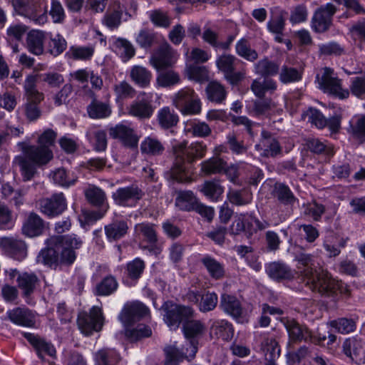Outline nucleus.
<instances>
[{
	"mask_svg": "<svg viewBox=\"0 0 365 365\" xmlns=\"http://www.w3.org/2000/svg\"><path fill=\"white\" fill-rule=\"evenodd\" d=\"M220 307L226 314L234 318H239L242 314L240 302L233 295L223 294L220 297Z\"/></svg>",
	"mask_w": 365,
	"mask_h": 365,
	"instance_id": "c756f323",
	"label": "nucleus"
},
{
	"mask_svg": "<svg viewBox=\"0 0 365 365\" xmlns=\"http://www.w3.org/2000/svg\"><path fill=\"white\" fill-rule=\"evenodd\" d=\"M306 273L309 277L308 282L313 292H317L322 296H331L338 292L346 296L350 294L347 285L341 281L334 279L327 271L322 270L317 276H313L311 269L307 270Z\"/></svg>",
	"mask_w": 365,
	"mask_h": 365,
	"instance_id": "39448f33",
	"label": "nucleus"
},
{
	"mask_svg": "<svg viewBox=\"0 0 365 365\" xmlns=\"http://www.w3.org/2000/svg\"><path fill=\"white\" fill-rule=\"evenodd\" d=\"M143 196V191L135 185L119 187L112 194L115 203L123 207L135 206Z\"/></svg>",
	"mask_w": 365,
	"mask_h": 365,
	"instance_id": "4468645a",
	"label": "nucleus"
},
{
	"mask_svg": "<svg viewBox=\"0 0 365 365\" xmlns=\"http://www.w3.org/2000/svg\"><path fill=\"white\" fill-rule=\"evenodd\" d=\"M197 202V197L190 190L179 191L175 198V205L183 211L193 210Z\"/></svg>",
	"mask_w": 365,
	"mask_h": 365,
	"instance_id": "79ce46f5",
	"label": "nucleus"
},
{
	"mask_svg": "<svg viewBox=\"0 0 365 365\" xmlns=\"http://www.w3.org/2000/svg\"><path fill=\"white\" fill-rule=\"evenodd\" d=\"M275 195L282 203L285 205H292L297 200L289 187L282 183L276 185Z\"/></svg>",
	"mask_w": 365,
	"mask_h": 365,
	"instance_id": "774afa93",
	"label": "nucleus"
},
{
	"mask_svg": "<svg viewBox=\"0 0 365 365\" xmlns=\"http://www.w3.org/2000/svg\"><path fill=\"white\" fill-rule=\"evenodd\" d=\"M6 317L13 324L21 327H34L36 324L35 314L25 307H16L8 310Z\"/></svg>",
	"mask_w": 365,
	"mask_h": 365,
	"instance_id": "4be33fe9",
	"label": "nucleus"
},
{
	"mask_svg": "<svg viewBox=\"0 0 365 365\" xmlns=\"http://www.w3.org/2000/svg\"><path fill=\"white\" fill-rule=\"evenodd\" d=\"M175 106L183 115H197L201 112V101L198 95L190 88L180 90L172 98Z\"/></svg>",
	"mask_w": 365,
	"mask_h": 365,
	"instance_id": "1a4fd4ad",
	"label": "nucleus"
},
{
	"mask_svg": "<svg viewBox=\"0 0 365 365\" xmlns=\"http://www.w3.org/2000/svg\"><path fill=\"white\" fill-rule=\"evenodd\" d=\"M316 81L319 88L324 93L339 99H346L349 96V91L341 87V80L334 73V70L325 67L317 74Z\"/></svg>",
	"mask_w": 365,
	"mask_h": 365,
	"instance_id": "0eeeda50",
	"label": "nucleus"
},
{
	"mask_svg": "<svg viewBox=\"0 0 365 365\" xmlns=\"http://www.w3.org/2000/svg\"><path fill=\"white\" fill-rule=\"evenodd\" d=\"M186 132L195 137L205 138L211 133V128L205 122L190 121L186 123Z\"/></svg>",
	"mask_w": 365,
	"mask_h": 365,
	"instance_id": "4d7b16f0",
	"label": "nucleus"
},
{
	"mask_svg": "<svg viewBox=\"0 0 365 365\" xmlns=\"http://www.w3.org/2000/svg\"><path fill=\"white\" fill-rule=\"evenodd\" d=\"M255 148L260 152V155L265 158H275L282 153L279 141L269 132L262 130L259 142Z\"/></svg>",
	"mask_w": 365,
	"mask_h": 365,
	"instance_id": "aec40b11",
	"label": "nucleus"
},
{
	"mask_svg": "<svg viewBox=\"0 0 365 365\" xmlns=\"http://www.w3.org/2000/svg\"><path fill=\"white\" fill-rule=\"evenodd\" d=\"M86 137L91 143L94 150L102 152L106 150L108 139L105 130L99 129L91 130L86 133Z\"/></svg>",
	"mask_w": 365,
	"mask_h": 365,
	"instance_id": "a19ab883",
	"label": "nucleus"
},
{
	"mask_svg": "<svg viewBox=\"0 0 365 365\" xmlns=\"http://www.w3.org/2000/svg\"><path fill=\"white\" fill-rule=\"evenodd\" d=\"M18 287L23 291L25 296L30 295L35 289L38 277L34 273L24 272L17 277Z\"/></svg>",
	"mask_w": 365,
	"mask_h": 365,
	"instance_id": "a18cd8bd",
	"label": "nucleus"
},
{
	"mask_svg": "<svg viewBox=\"0 0 365 365\" xmlns=\"http://www.w3.org/2000/svg\"><path fill=\"white\" fill-rule=\"evenodd\" d=\"M277 83L271 78L255 79L250 86V89L255 96L264 98L266 93H272L277 89Z\"/></svg>",
	"mask_w": 365,
	"mask_h": 365,
	"instance_id": "f704fd0d",
	"label": "nucleus"
},
{
	"mask_svg": "<svg viewBox=\"0 0 365 365\" xmlns=\"http://www.w3.org/2000/svg\"><path fill=\"white\" fill-rule=\"evenodd\" d=\"M18 146L23 152V156L37 166L46 165L53 157L52 150L46 146L30 145L26 142L19 143Z\"/></svg>",
	"mask_w": 365,
	"mask_h": 365,
	"instance_id": "9d476101",
	"label": "nucleus"
},
{
	"mask_svg": "<svg viewBox=\"0 0 365 365\" xmlns=\"http://www.w3.org/2000/svg\"><path fill=\"white\" fill-rule=\"evenodd\" d=\"M45 32L40 30H31L27 34L26 48L31 53L39 56L43 53Z\"/></svg>",
	"mask_w": 365,
	"mask_h": 365,
	"instance_id": "c85d7f7f",
	"label": "nucleus"
},
{
	"mask_svg": "<svg viewBox=\"0 0 365 365\" xmlns=\"http://www.w3.org/2000/svg\"><path fill=\"white\" fill-rule=\"evenodd\" d=\"M118 287L117 279L113 275L105 277L96 287V294L98 296H108L114 293Z\"/></svg>",
	"mask_w": 365,
	"mask_h": 365,
	"instance_id": "8fccbe9b",
	"label": "nucleus"
},
{
	"mask_svg": "<svg viewBox=\"0 0 365 365\" xmlns=\"http://www.w3.org/2000/svg\"><path fill=\"white\" fill-rule=\"evenodd\" d=\"M158 120L163 128L168 129L175 126L179 118L174 110L169 107H164L158 111Z\"/></svg>",
	"mask_w": 365,
	"mask_h": 365,
	"instance_id": "09e8293b",
	"label": "nucleus"
},
{
	"mask_svg": "<svg viewBox=\"0 0 365 365\" xmlns=\"http://www.w3.org/2000/svg\"><path fill=\"white\" fill-rule=\"evenodd\" d=\"M182 330L186 339L190 341L186 347L180 349L176 344L165 349L166 359L165 365H177L183 359H193L197 351V338L205 332V324L200 320L187 319L182 325Z\"/></svg>",
	"mask_w": 365,
	"mask_h": 365,
	"instance_id": "7ed1b4c3",
	"label": "nucleus"
},
{
	"mask_svg": "<svg viewBox=\"0 0 365 365\" xmlns=\"http://www.w3.org/2000/svg\"><path fill=\"white\" fill-rule=\"evenodd\" d=\"M178 58L177 51L168 43H163L152 54L149 62L157 70L172 66Z\"/></svg>",
	"mask_w": 365,
	"mask_h": 365,
	"instance_id": "ddd939ff",
	"label": "nucleus"
},
{
	"mask_svg": "<svg viewBox=\"0 0 365 365\" xmlns=\"http://www.w3.org/2000/svg\"><path fill=\"white\" fill-rule=\"evenodd\" d=\"M14 163L19 167L21 176L24 181L31 180L36 173V165L22 155L15 157Z\"/></svg>",
	"mask_w": 365,
	"mask_h": 365,
	"instance_id": "de8ad7c7",
	"label": "nucleus"
},
{
	"mask_svg": "<svg viewBox=\"0 0 365 365\" xmlns=\"http://www.w3.org/2000/svg\"><path fill=\"white\" fill-rule=\"evenodd\" d=\"M15 11L38 25L48 21L47 6L45 0H12Z\"/></svg>",
	"mask_w": 365,
	"mask_h": 365,
	"instance_id": "423d86ee",
	"label": "nucleus"
},
{
	"mask_svg": "<svg viewBox=\"0 0 365 365\" xmlns=\"http://www.w3.org/2000/svg\"><path fill=\"white\" fill-rule=\"evenodd\" d=\"M201 263L206 268L210 276L215 279H220L225 275L224 264L210 255H205Z\"/></svg>",
	"mask_w": 365,
	"mask_h": 365,
	"instance_id": "4c0bfd02",
	"label": "nucleus"
},
{
	"mask_svg": "<svg viewBox=\"0 0 365 365\" xmlns=\"http://www.w3.org/2000/svg\"><path fill=\"white\" fill-rule=\"evenodd\" d=\"M23 335L35 348L39 358L43 359L44 355L56 358V350L51 342L31 333L24 332Z\"/></svg>",
	"mask_w": 365,
	"mask_h": 365,
	"instance_id": "393cba45",
	"label": "nucleus"
},
{
	"mask_svg": "<svg viewBox=\"0 0 365 365\" xmlns=\"http://www.w3.org/2000/svg\"><path fill=\"white\" fill-rule=\"evenodd\" d=\"M227 165L226 161L219 157H213L201 163V170L206 175L222 173Z\"/></svg>",
	"mask_w": 365,
	"mask_h": 365,
	"instance_id": "603ef678",
	"label": "nucleus"
},
{
	"mask_svg": "<svg viewBox=\"0 0 365 365\" xmlns=\"http://www.w3.org/2000/svg\"><path fill=\"white\" fill-rule=\"evenodd\" d=\"M152 334V330L149 326L140 324L135 328H127L125 331V336L131 341H138Z\"/></svg>",
	"mask_w": 365,
	"mask_h": 365,
	"instance_id": "680f3d73",
	"label": "nucleus"
},
{
	"mask_svg": "<svg viewBox=\"0 0 365 365\" xmlns=\"http://www.w3.org/2000/svg\"><path fill=\"white\" fill-rule=\"evenodd\" d=\"M94 360L96 365H116L120 356L114 349L103 348L94 354Z\"/></svg>",
	"mask_w": 365,
	"mask_h": 365,
	"instance_id": "c9c22d12",
	"label": "nucleus"
},
{
	"mask_svg": "<svg viewBox=\"0 0 365 365\" xmlns=\"http://www.w3.org/2000/svg\"><path fill=\"white\" fill-rule=\"evenodd\" d=\"M0 248L6 255L19 261L27 255V246L25 242L16 237H0Z\"/></svg>",
	"mask_w": 365,
	"mask_h": 365,
	"instance_id": "a211bd4d",
	"label": "nucleus"
},
{
	"mask_svg": "<svg viewBox=\"0 0 365 365\" xmlns=\"http://www.w3.org/2000/svg\"><path fill=\"white\" fill-rule=\"evenodd\" d=\"M112 45L114 52L117 53L124 62L130 60L135 54L134 46L126 38H114Z\"/></svg>",
	"mask_w": 365,
	"mask_h": 365,
	"instance_id": "72a5a7b5",
	"label": "nucleus"
},
{
	"mask_svg": "<svg viewBox=\"0 0 365 365\" xmlns=\"http://www.w3.org/2000/svg\"><path fill=\"white\" fill-rule=\"evenodd\" d=\"M25 103L23 112L29 121H35L41 115L39 104L44 99V94L37 89L36 76L29 75L24 83Z\"/></svg>",
	"mask_w": 365,
	"mask_h": 365,
	"instance_id": "20e7f679",
	"label": "nucleus"
},
{
	"mask_svg": "<svg viewBox=\"0 0 365 365\" xmlns=\"http://www.w3.org/2000/svg\"><path fill=\"white\" fill-rule=\"evenodd\" d=\"M206 145L201 143H195L187 146L182 142L173 147L175 161L170 170L165 173L167 179L178 182H190V175L185 166V160L192 162L196 158H202L205 155Z\"/></svg>",
	"mask_w": 365,
	"mask_h": 365,
	"instance_id": "f03ea898",
	"label": "nucleus"
},
{
	"mask_svg": "<svg viewBox=\"0 0 365 365\" xmlns=\"http://www.w3.org/2000/svg\"><path fill=\"white\" fill-rule=\"evenodd\" d=\"M110 136L119 140L122 144L130 148L138 147L139 138L134 130L128 125L120 123L108 129Z\"/></svg>",
	"mask_w": 365,
	"mask_h": 365,
	"instance_id": "6ab92c4d",
	"label": "nucleus"
},
{
	"mask_svg": "<svg viewBox=\"0 0 365 365\" xmlns=\"http://www.w3.org/2000/svg\"><path fill=\"white\" fill-rule=\"evenodd\" d=\"M337 11L331 3L319 6L312 18V28L317 33H324L332 25L333 16Z\"/></svg>",
	"mask_w": 365,
	"mask_h": 365,
	"instance_id": "9b49d317",
	"label": "nucleus"
},
{
	"mask_svg": "<svg viewBox=\"0 0 365 365\" xmlns=\"http://www.w3.org/2000/svg\"><path fill=\"white\" fill-rule=\"evenodd\" d=\"M210 334L228 341L233 337L234 329L232 324L227 320H214L210 326Z\"/></svg>",
	"mask_w": 365,
	"mask_h": 365,
	"instance_id": "7c9ffc66",
	"label": "nucleus"
},
{
	"mask_svg": "<svg viewBox=\"0 0 365 365\" xmlns=\"http://www.w3.org/2000/svg\"><path fill=\"white\" fill-rule=\"evenodd\" d=\"M103 319L101 309L93 307L89 314L86 312L79 314L77 324L81 331L88 336L92 334L94 331H98L101 329Z\"/></svg>",
	"mask_w": 365,
	"mask_h": 365,
	"instance_id": "f8f14e48",
	"label": "nucleus"
},
{
	"mask_svg": "<svg viewBox=\"0 0 365 365\" xmlns=\"http://www.w3.org/2000/svg\"><path fill=\"white\" fill-rule=\"evenodd\" d=\"M135 231L143 235L149 243L148 245H140L142 250H148L150 253L158 254L160 250L157 246L158 237L155 230V225L150 223H140L135 225Z\"/></svg>",
	"mask_w": 365,
	"mask_h": 365,
	"instance_id": "b1692460",
	"label": "nucleus"
},
{
	"mask_svg": "<svg viewBox=\"0 0 365 365\" xmlns=\"http://www.w3.org/2000/svg\"><path fill=\"white\" fill-rule=\"evenodd\" d=\"M45 227L43 219L36 213L31 212L23 225L22 232L27 237H34L41 235Z\"/></svg>",
	"mask_w": 365,
	"mask_h": 365,
	"instance_id": "bb28decb",
	"label": "nucleus"
},
{
	"mask_svg": "<svg viewBox=\"0 0 365 365\" xmlns=\"http://www.w3.org/2000/svg\"><path fill=\"white\" fill-rule=\"evenodd\" d=\"M307 146L312 153L324 154L331 156L334 153V147L327 141H321L317 138H310L307 140Z\"/></svg>",
	"mask_w": 365,
	"mask_h": 365,
	"instance_id": "5fc2aeb1",
	"label": "nucleus"
},
{
	"mask_svg": "<svg viewBox=\"0 0 365 365\" xmlns=\"http://www.w3.org/2000/svg\"><path fill=\"white\" fill-rule=\"evenodd\" d=\"M284 27L285 18L283 11L277 10L272 12L267 24V30L272 34H283Z\"/></svg>",
	"mask_w": 365,
	"mask_h": 365,
	"instance_id": "864d4df0",
	"label": "nucleus"
},
{
	"mask_svg": "<svg viewBox=\"0 0 365 365\" xmlns=\"http://www.w3.org/2000/svg\"><path fill=\"white\" fill-rule=\"evenodd\" d=\"M294 259L298 262V264L305 267L302 272V274L305 278L306 284L309 286V289H311V284L308 282L309 281V277L308 275L306 274L307 271L311 269L312 271V274L313 276H317L322 272V271L317 272L313 268V267L314 266V256L311 254L300 252L295 255Z\"/></svg>",
	"mask_w": 365,
	"mask_h": 365,
	"instance_id": "37998d69",
	"label": "nucleus"
},
{
	"mask_svg": "<svg viewBox=\"0 0 365 365\" xmlns=\"http://www.w3.org/2000/svg\"><path fill=\"white\" fill-rule=\"evenodd\" d=\"M87 113L93 119L105 118L111 114V108L106 103L93 101L87 107Z\"/></svg>",
	"mask_w": 365,
	"mask_h": 365,
	"instance_id": "49530a36",
	"label": "nucleus"
},
{
	"mask_svg": "<svg viewBox=\"0 0 365 365\" xmlns=\"http://www.w3.org/2000/svg\"><path fill=\"white\" fill-rule=\"evenodd\" d=\"M104 230L108 241L114 242L125 236L128 230V225L125 220H115L106 225Z\"/></svg>",
	"mask_w": 365,
	"mask_h": 365,
	"instance_id": "2f4dec72",
	"label": "nucleus"
},
{
	"mask_svg": "<svg viewBox=\"0 0 365 365\" xmlns=\"http://www.w3.org/2000/svg\"><path fill=\"white\" fill-rule=\"evenodd\" d=\"M46 242L48 247L41 250L36 261L54 269L72 265L77 257L76 250L83 244L82 238L75 234L53 236Z\"/></svg>",
	"mask_w": 365,
	"mask_h": 365,
	"instance_id": "f257e3e1",
	"label": "nucleus"
},
{
	"mask_svg": "<svg viewBox=\"0 0 365 365\" xmlns=\"http://www.w3.org/2000/svg\"><path fill=\"white\" fill-rule=\"evenodd\" d=\"M84 195L91 205L101 209L93 213L95 215V220L102 218L109 207L106 192L94 185H89L85 189Z\"/></svg>",
	"mask_w": 365,
	"mask_h": 365,
	"instance_id": "dca6fc26",
	"label": "nucleus"
},
{
	"mask_svg": "<svg viewBox=\"0 0 365 365\" xmlns=\"http://www.w3.org/2000/svg\"><path fill=\"white\" fill-rule=\"evenodd\" d=\"M274 107V104L270 98L257 99L246 106L247 113L255 117L268 115Z\"/></svg>",
	"mask_w": 365,
	"mask_h": 365,
	"instance_id": "473e14b6",
	"label": "nucleus"
},
{
	"mask_svg": "<svg viewBox=\"0 0 365 365\" xmlns=\"http://www.w3.org/2000/svg\"><path fill=\"white\" fill-rule=\"evenodd\" d=\"M51 175L53 182L62 187H68L77 181V178L73 175L71 176L63 168L56 169Z\"/></svg>",
	"mask_w": 365,
	"mask_h": 365,
	"instance_id": "e2e57ef3",
	"label": "nucleus"
},
{
	"mask_svg": "<svg viewBox=\"0 0 365 365\" xmlns=\"http://www.w3.org/2000/svg\"><path fill=\"white\" fill-rule=\"evenodd\" d=\"M165 147L156 138L147 137L140 143V151L143 154L158 156L163 154Z\"/></svg>",
	"mask_w": 365,
	"mask_h": 365,
	"instance_id": "ea45409f",
	"label": "nucleus"
},
{
	"mask_svg": "<svg viewBox=\"0 0 365 365\" xmlns=\"http://www.w3.org/2000/svg\"><path fill=\"white\" fill-rule=\"evenodd\" d=\"M152 98L151 93H139L137 99L130 106L129 114L139 119L150 118L154 112V108L151 103Z\"/></svg>",
	"mask_w": 365,
	"mask_h": 365,
	"instance_id": "f3484780",
	"label": "nucleus"
},
{
	"mask_svg": "<svg viewBox=\"0 0 365 365\" xmlns=\"http://www.w3.org/2000/svg\"><path fill=\"white\" fill-rule=\"evenodd\" d=\"M227 197L232 204L237 206L247 205L251 202L252 199V193L247 189L230 190Z\"/></svg>",
	"mask_w": 365,
	"mask_h": 365,
	"instance_id": "13d9d810",
	"label": "nucleus"
},
{
	"mask_svg": "<svg viewBox=\"0 0 365 365\" xmlns=\"http://www.w3.org/2000/svg\"><path fill=\"white\" fill-rule=\"evenodd\" d=\"M217 302V294L207 292L201 295L200 301L198 303L199 310L203 313L212 311L216 307Z\"/></svg>",
	"mask_w": 365,
	"mask_h": 365,
	"instance_id": "69168bd1",
	"label": "nucleus"
},
{
	"mask_svg": "<svg viewBox=\"0 0 365 365\" xmlns=\"http://www.w3.org/2000/svg\"><path fill=\"white\" fill-rule=\"evenodd\" d=\"M235 53L247 61L254 62L258 57L257 51L251 47L250 41L246 38H242L235 44Z\"/></svg>",
	"mask_w": 365,
	"mask_h": 365,
	"instance_id": "58836bf2",
	"label": "nucleus"
},
{
	"mask_svg": "<svg viewBox=\"0 0 365 365\" xmlns=\"http://www.w3.org/2000/svg\"><path fill=\"white\" fill-rule=\"evenodd\" d=\"M148 314L149 309L145 304L135 302L125 306L119 317L123 323L130 325Z\"/></svg>",
	"mask_w": 365,
	"mask_h": 365,
	"instance_id": "5701e85b",
	"label": "nucleus"
},
{
	"mask_svg": "<svg viewBox=\"0 0 365 365\" xmlns=\"http://www.w3.org/2000/svg\"><path fill=\"white\" fill-rule=\"evenodd\" d=\"M278 73L279 81L284 84L298 82L302 78V73L298 69L287 65H283Z\"/></svg>",
	"mask_w": 365,
	"mask_h": 365,
	"instance_id": "6e6d98bb",
	"label": "nucleus"
},
{
	"mask_svg": "<svg viewBox=\"0 0 365 365\" xmlns=\"http://www.w3.org/2000/svg\"><path fill=\"white\" fill-rule=\"evenodd\" d=\"M163 312V320L170 329H175L181 323L193 317L194 310L192 307L177 304L173 302H165L161 307Z\"/></svg>",
	"mask_w": 365,
	"mask_h": 365,
	"instance_id": "6e6552de",
	"label": "nucleus"
},
{
	"mask_svg": "<svg viewBox=\"0 0 365 365\" xmlns=\"http://www.w3.org/2000/svg\"><path fill=\"white\" fill-rule=\"evenodd\" d=\"M150 21L158 27L168 28L171 24V19L168 13L161 9H155L149 13Z\"/></svg>",
	"mask_w": 365,
	"mask_h": 365,
	"instance_id": "338daca9",
	"label": "nucleus"
},
{
	"mask_svg": "<svg viewBox=\"0 0 365 365\" xmlns=\"http://www.w3.org/2000/svg\"><path fill=\"white\" fill-rule=\"evenodd\" d=\"M130 79L141 88L148 87L151 81V72L142 66H133L130 71Z\"/></svg>",
	"mask_w": 365,
	"mask_h": 365,
	"instance_id": "e433bc0d",
	"label": "nucleus"
},
{
	"mask_svg": "<svg viewBox=\"0 0 365 365\" xmlns=\"http://www.w3.org/2000/svg\"><path fill=\"white\" fill-rule=\"evenodd\" d=\"M254 70L256 74L261 76H273L279 73V65L267 58L259 60L254 65Z\"/></svg>",
	"mask_w": 365,
	"mask_h": 365,
	"instance_id": "c03bdc74",
	"label": "nucleus"
},
{
	"mask_svg": "<svg viewBox=\"0 0 365 365\" xmlns=\"http://www.w3.org/2000/svg\"><path fill=\"white\" fill-rule=\"evenodd\" d=\"M265 270L268 276L275 281L291 279L294 277V271L282 262H273L268 264Z\"/></svg>",
	"mask_w": 365,
	"mask_h": 365,
	"instance_id": "cd10ccee",
	"label": "nucleus"
},
{
	"mask_svg": "<svg viewBox=\"0 0 365 365\" xmlns=\"http://www.w3.org/2000/svg\"><path fill=\"white\" fill-rule=\"evenodd\" d=\"M93 53L94 48L93 46H72L66 55L74 60L86 61L91 59Z\"/></svg>",
	"mask_w": 365,
	"mask_h": 365,
	"instance_id": "052dcab7",
	"label": "nucleus"
},
{
	"mask_svg": "<svg viewBox=\"0 0 365 365\" xmlns=\"http://www.w3.org/2000/svg\"><path fill=\"white\" fill-rule=\"evenodd\" d=\"M262 349L265 353L266 360H276L280 355V349L278 342L274 338L265 339L262 344Z\"/></svg>",
	"mask_w": 365,
	"mask_h": 365,
	"instance_id": "0e129e2a",
	"label": "nucleus"
},
{
	"mask_svg": "<svg viewBox=\"0 0 365 365\" xmlns=\"http://www.w3.org/2000/svg\"><path fill=\"white\" fill-rule=\"evenodd\" d=\"M235 56L231 54H223L216 60V65L225 75V78L232 85L238 83L245 78V73L242 71H235V63L239 61Z\"/></svg>",
	"mask_w": 365,
	"mask_h": 365,
	"instance_id": "2eb2a0df",
	"label": "nucleus"
},
{
	"mask_svg": "<svg viewBox=\"0 0 365 365\" xmlns=\"http://www.w3.org/2000/svg\"><path fill=\"white\" fill-rule=\"evenodd\" d=\"M145 267V262L139 257L129 262L126 265L128 277L132 280L137 281L141 277Z\"/></svg>",
	"mask_w": 365,
	"mask_h": 365,
	"instance_id": "bf43d9fd",
	"label": "nucleus"
},
{
	"mask_svg": "<svg viewBox=\"0 0 365 365\" xmlns=\"http://www.w3.org/2000/svg\"><path fill=\"white\" fill-rule=\"evenodd\" d=\"M285 327L291 341H312V333L307 326L299 324L294 320H287Z\"/></svg>",
	"mask_w": 365,
	"mask_h": 365,
	"instance_id": "a878e982",
	"label": "nucleus"
},
{
	"mask_svg": "<svg viewBox=\"0 0 365 365\" xmlns=\"http://www.w3.org/2000/svg\"><path fill=\"white\" fill-rule=\"evenodd\" d=\"M206 93L208 100L217 103H222L227 96L225 87L217 81H212L208 83Z\"/></svg>",
	"mask_w": 365,
	"mask_h": 365,
	"instance_id": "3c124183",
	"label": "nucleus"
},
{
	"mask_svg": "<svg viewBox=\"0 0 365 365\" xmlns=\"http://www.w3.org/2000/svg\"><path fill=\"white\" fill-rule=\"evenodd\" d=\"M38 204L41 212L48 217L57 216L66 208V200L62 192L41 199Z\"/></svg>",
	"mask_w": 365,
	"mask_h": 365,
	"instance_id": "412c9836",
	"label": "nucleus"
}]
</instances>
